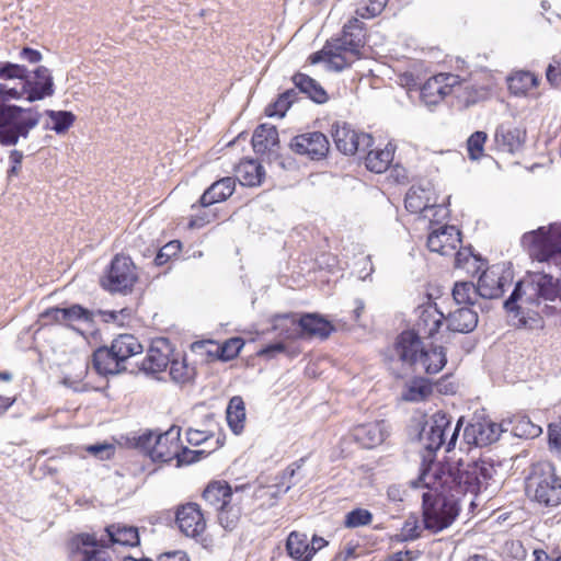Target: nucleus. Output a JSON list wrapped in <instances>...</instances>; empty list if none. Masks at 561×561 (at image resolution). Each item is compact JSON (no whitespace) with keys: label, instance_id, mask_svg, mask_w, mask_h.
<instances>
[{"label":"nucleus","instance_id":"nucleus-51","mask_svg":"<svg viewBox=\"0 0 561 561\" xmlns=\"http://www.w3.org/2000/svg\"><path fill=\"white\" fill-rule=\"evenodd\" d=\"M389 0H368L367 3L359 5L355 14L362 19H373L379 15L386 8Z\"/></svg>","mask_w":561,"mask_h":561},{"label":"nucleus","instance_id":"nucleus-26","mask_svg":"<svg viewBox=\"0 0 561 561\" xmlns=\"http://www.w3.org/2000/svg\"><path fill=\"white\" fill-rule=\"evenodd\" d=\"M107 549L114 546L137 547L140 543L138 528L125 523H113L105 527Z\"/></svg>","mask_w":561,"mask_h":561},{"label":"nucleus","instance_id":"nucleus-44","mask_svg":"<svg viewBox=\"0 0 561 561\" xmlns=\"http://www.w3.org/2000/svg\"><path fill=\"white\" fill-rule=\"evenodd\" d=\"M46 115L53 122L51 129L57 134H65L76 122V115L68 111L47 110Z\"/></svg>","mask_w":561,"mask_h":561},{"label":"nucleus","instance_id":"nucleus-27","mask_svg":"<svg viewBox=\"0 0 561 561\" xmlns=\"http://www.w3.org/2000/svg\"><path fill=\"white\" fill-rule=\"evenodd\" d=\"M92 367L100 376L117 375L126 370L110 346L98 347L92 354Z\"/></svg>","mask_w":561,"mask_h":561},{"label":"nucleus","instance_id":"nucleus-29","mask_svg":"<svg viewBox=\"0 0 561 561\" xmlns=\"http://www.w3.org/2000/svg\"><path fill=\"white\" fill-rule=\"evenodd\" d=\"M285 549L293 561H311L313 559V549L310 547L309 537L305 533L290 531L286 538Z\"/></svg>","mask_w":561,"mask_h":561},{"label":"nucleus","instance_id":"nucleus-47","mask_svg":"<svg viewBox=\"0 0 561 561\" xmlns=\"http://www.w3.org/2000/svg\"><path fill=\"white\" fill-rule=\"evenodd\" d=\"M477 294V286L471 282H458L453 288V298L458 305H473Z\"/></svg>","mask_w":561,"mask_h":561},{"label":"nucleus","instance_id":"nucleus-64","mask_svg":"<svg viewBox=\"0 0 561 561\" xmlns=\"http://www.w3.org/2000/svg\"><path fill=\"white\" fill-rule=\"evenodd\" d=\"M549 443L561 453V425L551 424L548 428Z\"/></svg>","mask_w":561,"mask_h":561},{"label":"nucleus","instance_id":"nucleus-14","mask_svg":"<svg viewBox=\"0 0 561 561\" xmlns=\"http://www.w3.org/2000/svg\"><path fill=\"white\" fill-rule=\"evenodd\" d=\"M290 149L310 160L324 159L330 150L328 137L321 131H309L295 136L289 144Z\"/></svg>","mask_w":561,"mask_h":561},{"label":"nucleus","instance_id":"nucleus-38","mask_svg":"<svg viewBox=\"0 0 561 561\" xmlns=\"http://www.w3.org/2000/svg\"><path fill=\"white\" fill-rule=\"evenodd\" d=\"M226 419L234 434L238 435L243 432L245 426V405L240 396H234L229 400Z\"/></svg>","mask_w":561,"mask_h":561},{"label":"nucleus","instance_id":"nucleus-5","mask_svg":"<svg viewBox=\"0 0 561 561\" xmlns=\"http://www.w3.org/2000/svg\"><path fill=\"white\" fill-rule=\"evenodd\" d=\"M274 331L285 339L327 340L335 331L334 324L320 313H304L296 321L288 314H277L272 320Z\"/></svg>","mask_w":561,"mask_h":561},{"label":"nucleus","instance_id":"nucleus-52","mask_svg":"<svg viewBox=\"0 0 561 561\" xmlns=\"http://www.w3.org/2000/svg\"><path fill=\"white\" fill-rule=\"evenodd\" d=\"M27 68L23 65L12 64L8 61H0V79L12 80V79H25Z\"/></svg>","mask_w":561,"mask_h":561},{"label":"nucleus","instance_id":"nucleus-17","mask_svg":"<svg viewBox=\"0 0 561 561\" xmlns=\"http://www.w3.org/2000/svg\"><path fill=\"white\" fill-rule=\"evenodd\" d=\"M461 242V231L455 226L444 225L428 233L426 244L431 252L453 255Z\"/></svg>","mask_w":561,"mask_h":561},{"label":"nucleus","instance_id":"nucleus-21","mask_svg":"<svg viewBox=\"0 0 561 561\" xmlns=\"http://www.w3.org/2000/svg\"><path fill=\"white\" fill-rule=\"evenodd\" d=\"M353 440L365 449H373L381 445L388 436L383 420L357 424L351 430Z\"/></svg>","mask_w":561,"mask_h":561},{"label":"nucleus","instance_id":"nucleus-58","mask_svg":"<svg viewBox=\"0 0 561 561\" xmlns=\"http://www.w3.org/2000/svg\"><path fill=\"white\" fill-rule=\"evenodd\" d=\"M26 96L27 93L23 84L21 89L9 88L7 85L0 84V106H14L13 104H9L8 101L11 99L26 100Z\"/></svg>","mask_w":561,"mask_h":561},{"label":"nucleus","instance_id":"nucleus-4","mask_svg":"<svg viewBox=\"0 0 561 561\" xmlns=\"http://www.w3.org/2000/svg\"><path fill=\"white\" fill-rule=\"evenodd\" d=\"M527 497L541 507L553 508L561 505V476L549 461L533 465L525 480Z\"/></svg>","mask_w":561,"mask_h":561},{"label":"nucleus","instance_id":"nucleus-28","mask_svg":"<svg viewBox=\"0 0 561 561\" xmlns=\"http://www.w3.org/2000/svg\"><path fill=\"white\" fill-rule=\"evenodd\" d=\"M253 150L259 154H266L276 151L279 146L278 131L274 125L260 124L252 136Z\"/></svg>","mask_w":561,"mask_h":561},{"label":"nucleus","instance_id":"nucleus-48","mask_svg":"<svg viewBox=\"0 0 561 561\" xmlns=\"http://www.w3.org/2000/svg\"><path fill=\"white\" fill-rule=\"evenodd\" d=\"M488 140V134L477 130L467 139V152L471 160H479L484 156V146Z\"/></svg>","mask_w":561,"mask_h":561},{"label":"nucleus","instance_id":"nucleus-25","mask_svg":"<svg viewBox=\"0 0 561 561\" xmlns=\"http://www.w3.org/2000/svg\"><path fill=\"white\" fill-rule=\"evenodd\" d=\"M238 495V489L232 490L231 485L225 480L210 481L202 493V499L205 503L218 511L225 505H228Z\"/></svg>","mask_w":561,"mask_h":561},{"label":"nucleus","instance_id":"nucleus-8","mask_svg":"<svg viewBox=\"0 0 561 561\" xmlns=\"http://www.w3.org/2000/svg\"><path fill=\"white\" fill-rule=\"evenodd\" d=\"M137 282V266L131 257L124 253L114 255L100 279L101 287L113 294L131 293Z\"/></svg>","mask_w":561,"mask_h":561},{"label":"nucleus","instance_id":"nucleus-19","mask_svg":"<svg viewBox=\"0 0 561 561\" xmlns=\"http://www.w3.org/2000/svg\"><path fill=\"white\" fill-rule=\"evenodd\" d=\"M446 322L444 313L435 304H426L419 308L417 320L412 330L419 339H433Z\"/></svg>","mask_w":561,"mask_h":561},{"label":"nucleus","instance_id":"nucleus-36","mask_svg":"<svg viewBox=\"0 0 561 561\" xmlns=\"http://www.w3.org/2000/svg\"><path fill=\"white\" fill-rule=\"evenodd\" d=\"M242 518L241 499L237 496L228 505L217 511V519L220 526L227 531L236 530Z\"/></svg>","mask_w":561,"mask_h":561},{"label":"nucleus","instance_id":"nucleus-45","mask_svg":"<svg viewBox=\"0 0 561 561\" xmlns=\"http://www.w3.org/2000/svg\"><path fill=\"white\" fill-rule=\"evenodd\" d=\"M335 55H340L339 51H335L334 45L331 41H328L323 48L319 51H316L309 56V62L314 65L320 61H325L330 66V68L334 70H343L347 68L346 65H340L337 61L335 62L333 57Z\"/></svg>","mask_w":561,"mask_h":561},{"label":"nucleus","instance_id":"nucleus-60","mask_svg":"<svg viewBox=\"0 0 561 561\" xmlns=\"http://www.w3.org/2000/svg\"><path fill=\"white\" fill-rule=\"evenodd\" d=\"M453 255H455V267L457 268H467L469 262L474 259L471 248H463L461 244Z\"/></svg>","mask_w":561,"mask_h":561},{"label":"nucleus","instance_id":"nucleus-3","mask_svg":"<svg viewBox=\"0 0 561 561\" xmlns=\"http://www.w3.org/2000/svg\"><path fill=\"white\" fill-rule=\"evenodd\" d=\"M522 245L533 261L543 263L548 271L561 274V224L553 222L525 232Z\"/></svg>","mask_w":561,"mask_h":561},{"label":"nucleus","instance_id":"nucleus-54","mask_svg":"<svg viewBox=\"0 0 561 561\" xmlns=\"http://www.w3.org/2000/svg\"><path fill=\"white\" fill-rule=\"evenodd\" d=\"M244 342L241 337H231L219 347V357L224 360H230L237 357L243 347Z\"/></svg>","mask_w":561,"mask_h":561},{"label":"nucleus","instance_id":"nucleus-33","mask_svg":"<svg viewBox=\"0 0 561 561\" xmlns=\"http://www.w3.org/2000/svg\"><path fill=\"white\" fill-rule=\"evenodd\" d=\"M478 324V313L469 307H461L450 312L446 318V327L449 331L468 333Z\"/></svg>","mask_w":561,"mask_h":561},{"label":"nucleus","instance_id":"nucleus-41","mask_svg":"<svg viewBox=\"0 0 561 561\" xmlns=\"http://www.w3.org/2000/svg\"><path fill=\"white\" fill-rule=\"evenodd\" d=\"M432 393V382L426 378L415 377L407 383L402 399L410 402H420L426 400Z\"/></svg>","mask_w":561,"mask_h":561},{"label":"nucleus","instance_id":"nucleus-57","mask_svg":"<svg viewBox=\"0 0 561 561\" xmlns=\"http://www.w3.org/2000/svg\"><path fill=\"white\" fill-rule=\"evenodd\" d=\"M546 79L552 88L561 90V55L553 57L552 61L548 65Z\"/></svg>","mask_w":561,"mask_h":561},{"label":"nucleus","instance_id":"nucleus-42","mask_svg":"<svg viewBox=\"0 0 561 561\" xmlns=\"http://www.w3.org/2000/svg\"><path fill=\"white\" fill-rule=\"evenodd\" d=\"M293 82L301 92L308 94L313 101L318 103H323L327 101V92L311 77L298 72L293 77Z\"/></svg>","mask_w":561,"mask_h":561},{"label":"nucleus","instance_id":"nucleus-10","mask_svg":"<svg viewBox=\"0 0 561 561\" xmlns=\"http://www.w3.org/2000/svg\"><path fill=\"white\" fill-rule=\"evenodd\" d=\"M68 548L71 561H114L104 539H98L94 534L81 533L73 536Z\"/></svg>","mask_w":561,"mask_h":561},{"label":"nucleus","instance_id":"nucleus-49","mask_svg":"<svg viewBox=\"0 0 561 561\" xmlns=\"http://www.w3.org/2000/svg\"><path fill=\"white\" fill-rule=\"evenodd\" d=\"M219 439H216L215 446L210 448H202L198 450H191L187 447L183 446L181 443V450L179 451V456H176V465H190L195 461H198L201 457L208 456L211 451L218 448Z\"/></svg>","mask_w":561,"mask_h":561},{"label":"nucleus","instance_id":"nucleus-30","mask_svg":"<svg viewBox=\"0 0 561 561\" xmlns=\"http://www.w3.org/2000/svg\"><path fill=\"white\" fill-rule=\"evenodd\" d=\"M237 180L243 186H259L265 178L263 165L254 159H243L236 167Z\"/></svg>","mask_w":561,"mask_h":561},{"label":"nucleus","instance_id":"nucleus-16","mask_svg":"<svg viewBox=\"0 0 561 561\" xmlns=\"http://www.w3.org/2000/svg\"><path fill=\"white\" fill-rule=\"evenodd\" d=\"M174 354V347L169 339L156 337L147 351L141 368L151 374L164 371Z\"/></svg>","mask_w":561,"mask_h":561},{"label":"nucleus","instance_id":"nucleus-50","mask_svg":"<svg viewBox=\"0 0 561 561\" xmlns=\"http://www.w3.org/2000/svg\"><path fill=\"white\" fill-rule=\"evenodd\" d=\"M525 284L523 282H518L510 296V298L505 301L504 306L508 311H515L519 313V310L523 306H527L533 302L531 296H525L524 290Z\"/></svg>","mask_w":561,"mask_h":561},{"label":"nucleus","instance_id":"nucleus-35","mask_svg":"<svg viewBox=\"0 0 561 561\" xmlns=\"http://www.w3.org/2000/svg\"><path fill=\"white\" fill-rule=\"evenodd\" d=\"M65 327L77 330L76 324H85L88 328L94 325L95 312L79 305L72 304L64 308Z\"/></svg>","mask_w":561,"mask_h":561},{"label":"nucleus","instance_id":"nucleus-18","mask_svg":"<svg viewBox=\"0 0 561 561\" xmlns=\"http://www.w3.org/2000/svg\"><path fill=\"white\" fill-rule=\"evenodd\" d=\"M511 274L499 266L486 268L479 277L477 284L478 294L486 299H495L503 296L505 287L511 284Z\"/></svg>","mask_w":561,"mask_h":561},{"label":"nucleus","instance_id":"nucleus-23","mask_svg":"<svg viewBox=\"0 0 561 561\" xmlns=\"http://www.w3.org/2000/svg\"><path fill=\"white\" fill-rule=\"evenodd\" d=\"M525 140L526 129L512 122L501 124L494 134L496 149L502 152L515 153L519 151Z\"/></svg>","mask_w":561,"mask_h":561},{"label":"nucleus","instance_id":"nucleus-39","mask_svg":"<svg viewBox=\"0 0 561 561\" xmlns=\"http://www.w3.org/2000/svg\"><path fill=\"white\" fill-rule=\"evenodd\" d=\"M465 82L460 90H462V100L466 105L476 104L489 98L492 90V80L486 77L482 83H472L462 79Z\"/></svg>","mask_w":561,"mask_h":561},{"label":"nucleus","instance_id":"nucleus-34","mask_svg":"<svg viewBox=\"0 0 561 561\" xmlns=\"http://www.w3.org/2000/svg\"><path fill=\"white\" fill-rule=\"evenodd\" d=\"M393 156L394 149L390 145L385 148L371 149L365 158V165L371 172L382 173L391 165Z\"/></svg>","mask_w":561,"mask_h":561},{"label":"nucleus","instance_id":"nucleus-2","mask_svg":"<svg viewBox=\"0 0 561 561\" xmlns=\"http://www.w3.org/2000/svg\"><path fill=\"white\" fill-rule=\"evenodd\" d=\"M393 350L403 364L413 369L420 368L427 375L439 373L447 364L443 346H425L413 331H402L394 341Z\"/></svg>","mask_w":561,"mask_h":561},{"label":"nucleus","instance_id":"nucleus-7","mask_svg":"<svg viewBox=\"0 0 561 561\" xmlns=\"http://www.w3.org/2000/svg\"><path fill=\"white\" fill-rule=\"evenodd\" d=\"M366 41L367 27L355 14L343 25L340 36L331 39L335 51L340 54L333 57L334 61L350 67L360 58Z\"/></svg>","mask_w":561,"mask_h":561},{"label":"nucleus","instance_id":"nucleus-31","mask_svg":"<svg viewBox=\"0 0 561 561\" xmlns=\"http://www.w3.org/2000/svg\"><path fill=\"white\" fill-rule=\"evenodd\" d=\"M237 188L234 176H224L213 182L204 192L203 201H209L216 206L228 201Z\"/></svg>","mask_w":561,"mask_h":561},{"label":"nucleus","instance_id":"nucleus-40","mask_svg":"<svg viewBox=\"0 0 561 561\" xmlns=\"http://www.w3.org/2000/svg\"><path fill=\"white\" fill-rule=\"evenodd\" d=\"M171 379L179 383L191 382L196 376V369L187 362L185 355L174 354L170 362Z\"/></svg>","mask_w":561,"mask_h":561},{"label":"nucleus","instance_id":"nucleus-15","mask_svg":"<svg viewBox=\"0 0 561 561\" xmlns=\"http://www.w3.org/2000/svg\"><path fill=\"white\" fill-rule=\"evenodd\" d=\"M181 427L173 425L164 433L154 436V443L148 449V455L154 462H170L181 450Z\"/></svg>","mask_w":561,"mask_h":561},{"label":"nucleus","instance_id":"nucleus-1","mask_svg":"<svg viewBox=\"0 0 561 561\" xmlns=\"http://www.w3.org/2000/svg\"><path fill=\"white\" fill-rule=\"evenodd\" d=\"M496 469L486 458L472 462H432L422 470L414 486L422 485V520L424 528L437 534L448 528L460 512L459 496L478 494L493 479Z\"/></svg>","mask_w":561,"mask_h":561},{"label":"nucleus","instance_id":"nucleus-63","mask_svg":"<svg viewBox=\"0 0 561 561\" xmlns=\"http://www.w3.org/2000/svg\"><path fill=\"white\" fill-rule=\"evenodd\" d=\"M285 345L282 342L266 345L256 352V355L262 358L271 359L277 354L285 352Z\"/></svg>","mask_w":561,"mask_h":561},{"label":"nucleus","instance_id":"nucleus-32","mask_svg":"<svg viewBox=\"0 0 561 561\" xmlns=\"http://www.w3.org/2000/svg\"><path fill=\"white\" fill-rule=\"evenodd\" d=\"M110 347L118 360L125 365L130 357L141 354L144 351L139 340L129 333L118 334L112 342Z\"/></svg>","mask_w":561,"mask_h":561},{"label":"nucleus","instance_id":"nucleus-22","mask_svg":"<svg viewBox=\"0 0 561 561\" xmlns=\"http://www.w3.org/2000/svg\"><path fill=\"white\" fill-rule=\"evenodd\" d=\"M224 216L225 211L221 207L216 206L209 201H203V195H201L198 201L191 205L190 213L186 217V225L191 230L202 229L221 220Z\"/></svg>","mask_w":561,"mask_h":561},{"label":"nucleus","instance_id":"nucleus-61","mask_svg":"<svg viewBox=\"0 0 561 561\" xmlns=\"http://www.w3.org/2000/svg\"><path fill=\"white\" fill-rule=\"evenodd\" d=\"M85 451L100 459H108L113 453V446L107 443L89 445Z\"/></svg>","mask_w":561,"mask_h":561},{"label":"nucleus","instance_id":"nucleus-9","mask_svg":"<svg viewBox=\"0 0 561 561\" xmlns=\"http://www.w3.org/2000/svg\"><path fill=\"white\" fill-rule=\"evenodd\" d=\"M461 424L459 420L456 425H453L451 417L445 412L434 413L426 435L425 448L430 451H436L442 447L446 453L454 450Z\"/></svg>","mask_w":561,"mask_h":561},{"label":"nucleus","instance_id":"nucleus-6","mask_svg":"<svg viewBox=\"0 0 561 561\" xmlns=\"http://www.w3.org/2000/svg\"><path fill=\"white\" fill-rule=\"evenodd\" d=\"M41 118L35 107L0 106V145L14 146L20 138H27Z\"/></svg>","mask_w":561,"mask_h":561},{"label":"nucleus","instance_id":"nucleus-11","mask_svg":"<svg viewBox=\"0 0 561 561\" xmlns=\"http://www.w3.org/2000/svg\"><path fill=\"white\" fill-rule=\"evenodd\" d=\"M463 80L459 75L439 72L430 77L421 87L420 96L426 105H437L447 96L460 91Z\"/></svg>","mask_w":561,"mask_h":561},{"label":"nucleus","instance_id":"nucleus-12","mask_svg":"<svg viewBox=\"0 0 561 561\" xmlns=\"http://www.w3.org/2000/svg\"><path fill=\"white\" fill-rule=\"evenodd\" d=\"M404 205L411 214L420 215L428 219L431 224L437 221L438 217L445 218L448 210L437 204L434 193L421 186H412L404 198Z\"/></svg>","mask_w":561,"mask_h":561},{"label":"nucleus","instance_id":"nucleus-20","mask_svg":"<svg viewBox=\"0 0 561 561\" xmlns=\"http://www.w3.org/2000/svg\"><path fill=\"white\" fill-rule=\"evenodd\" d=\"M332 137L339 151L344 154H355L360 145L368 146L371 137L364 133H357L346 123H335L332 126Z\"/></svg>","mask_w":561,"mask_h":561},{"label":"nucleus","instance_id":"nucleus-24","mask_svg":"<svg viewBox=\"0 0 561 561\" xmlns=\"http://www.w3.org/2000/svg\"><path fill=\"white\" fill-rule=\"evenodd\" d=\"M23 85L26 90V101L34 102L43 100L54 94V82L50 71L39 66L34 70V77L23 79Z\"/></svg>","mask_w":561,"mask_h":561},{"label":"nucleus","instance_id":"nucleus-56","mask_svg":"<svg viewBox=\"0 0 561 561\" xmlns=\"http://www.w3.org/2000/svg\"><path fill=\"white\" fill-rule=\"evenodd\" d=\"M186 439L187 443L192 446L209 445L208 448H210L215 446L217 438H215V436L208 432L188 428L186 432Z\"/></svg>","mask_w":561,"mask_h":561},{"label":"nucleus","instance_id":"nucleus-59","mask_svg":"<svg viewBox=\"0 0 561 561\" xmlns=\"http://www.w3.org/2000/svg\"><path fill=\"white\" fill-rule=\"evenodd\" d=\"M181 251V242L178 240L171 241L163 245L156 259L154 262L157 265L165 264L172 256H175Z\"/></svg>","mask_w":561,"mask_h":561},{"label":"nucleus","instance_id":"nucleus-62","mask_svg":"<svg viewBox=\"0 0 561 561\" xmlns=\"http://www.w3.org/2000/svg\"><path fill=\"white\" fill-rule=\"evenodd\" d=\"M23 152L20 150H11L9 154V161H10V169L8 170L9 176H16L19 175L21 168H22V161H23Z\"/></svg>","mask_w":561,"mask_h":561},{"label":"nucleus","instance_id":"nucleus-46","mask_svg":"<svg viewBox=\"0 0 561 561\" xmlns=\"http://www.w3.org/2000/svg\"><path fill=\"white\" fill-rule=\"evenodd\" d=\"M373 519L374 516L370 511L357 507L346 513L344 516L343 525L345 528L354 529L370 525Z\"/></svg>","mask_w":561,"mask_h":561},{"label":"nucleus","instance_id":"nucleus-55","mask_svg":"<svg viewBox=\"0 0 561 561\" xmlns=\"http://www.w3.org/2000/svg\"><path fill=\"white\" fill-rule=\"evenodd\" d=\"M514 434L518 437L533 438L541 433L540 426L531 423L528 419L522 417L514 425Z\"/></svg>","mask_w":561,"mask_h":561},{"label":"nucleus","instance_id":"nucleus-43","mask_svg":"<svg viewBox=\"0 0 561 561\" xmlns=\"http://www.w3.org/2000/svg\"><path fill=\"white\" fill-rule=\"evenodd\" d=\"M296 95L297 93L294 89L287 90L279 94L273 103L265 107V115L268 117H283L296 99Z\"/></svg>","mask_w":561,"mask_h":561},{"label":"nucleus","instance_id":"nucleus-53","mask_svg":"<svg viewBox=\"0 0 561 561\" xmlns=\"http://www.w3.org/2000/svg\"><path fill=\"white\" fill-rule=\"evenodd\" d=\"M39 321L43 327H65L64 308L49 307L39 313Z\"/></svg>","mask_w":561,"mask_h":561},{"label":"nucleus","instance_id":"nucleus-37","mask_svg":"<svg viewBox=\"0 0 561 561\" xmlns=\"http://www.w3.org/2000/svg\"><path fill=\"white\" fill-rule=\"evenodd\" d=\"M539 84V78L530 71H516L508 78V89L515 95H527Z\"/></svg>","mask_w":561,"mask_h":561},{"label":"nucleus","instance_id":"nucleus-13","mask_svg":"<svg viewBox=\"0 0 561 561\" xmlns=\"http://www.w3.org/2000/svg\"><path fill=\"white\" fill-rule=\"evenodd\" d=\"M175 523L185 536L202 539L207 527V522L201 505L187 502L178 506Z\"/></svg>","mask_w":561,"mask_h":561}]
</instances>
